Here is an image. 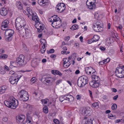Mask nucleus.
<instances>
[{
	"instance_id": "obj_1",
	"label": "nucleus",
	"mask_w": 124,
	"mask_h": 124,
	"mask_svg": "<svg viewBox=\"0 0 124 124\" xmlns=\"http://www.w3.org/2000/svg\"><path fill=\"white\" fill-rule=\"evenodd\" d=\"M15 98L13 97H10L9 99V101H5L4 104L7 107L12 109H15L18 105V102L17 100L16 101Z\"/></svg>"
},
{
	"instance_id": "obj_2",
	"label": "nucleus",
	"mask_w": 124,
	"mask_h": 124,
	"mask_svg": "<svg viewBox=\"0 0 124 124\" xmlns=\"http://www.w3.org/2000/svg\"><path fill=\"white\" fill-rule=\"evenodd\" d=\"M15 23L16 29L18 30L20 29L23 26V28H24L26 24V22L24 18H18L16 19Z\"/></svg>"
},
{
	"instance_id": "obj_3",
	"label": "nucleus",
	"mask_w": 124,
	"mask_h": 124,
	"mask_svg": "<svg viewBox=\"0 0 124 124\" xmlns=\"http://www.w3.org/2000/svg\"><path fill=\"white\" fill-rule=\"evenodd\" d=\"M88 79L87 76H82L79 78L77 81L78 85L80 87H83L88 83Z\"/></svg>"
},
{
	"instance_id": "obj_4",
	"label": "nucleus",
	"mask_w": 124,
	"mask_h": 124,
	"mask_svg": "<svg viewBox=\"0 0 124 124\" xmlns=\"http://www.w3.org/2000/svg\"><path fill=\"white\" fill-rule=\"evenodd\" d=\"M18 96L21 101H26L29 99V95L27 92L23 90H22L19 92Z\"/></svg>"
},
{
	"instance_id": "obj_5",
	"label": "nucleus",
	"mask_w": 124,
	"mask_h": 124,
	"mask_svg": "<svg viewBox=\"0 0 124 124\" xmlns=\"http://www.w3.org/2000/svg\"><path fill=\"white\" fill-rule=\"evenodd\" d=\"M52 20L51 25L53 27L56 28H58L62 26L61 20L58 16H56Z\"/></svg>"
},
{
	"instance_id": "obj_6",
	"label": "nucleus",
	"mask_w": 124,
	"mask_h": 124,
	"mask_svg": "<svg viewBox=\"0 0 124 124\" xmlns=\"http://www.w3.org/2000/svg\"><path fill=\"white\" fill-rule=\"evenodd\" d=\"M16 63L18 66H21L24 65L26 63L25 60V57L23 54L20 55L18 58H16Z\"/></svg>"
},
{
	"instance_id": "obj_7",
	"label": "nucleus",
	"mask_w": 124,
	"mask_h": 124,
	"mask_svg": "<svg viewBox=\"0 0 124 124\" xmlns=\"http://www.w3.org/2000/svg\"><path fill=\"white\" fill-rule=\"evenodd\" d=\"M101 21H97L96 23H93V30L97 32L101 31L102 29L103 24Z\"/></svg>"
},
{
	"instance_id": "obj_8",
	"label": "nucleus",
	"mask_w": 124,
	"mask_h": 124,
	"mask_svg": "<svg viewBox=\"0 0 124 124\" xmlns=\"http://www.w3.org/2000/svg\"><path fill=\"white\" fill-rule=\"evenodd\" d=\"M115 74L116 76L118 78L124 77V71L121 67L116 68Z\"/></svg>"
},
{
	"instance_id": "obj_9",
	"label": "nucleus",
	"mask_w": 124,
	"mask_h": 124,
	"mask_svg": "<svg viewBox=\"0 0 124 124\" xmlns=\"http://www.w3.org/2000/svg\"><path fill=\"white\" fill-rule=\"evenodd\" d=\"M25 116L24 115L21 114L16 116V122L18 123L25 124Z\"/></svg>"
},
{
	"instance_id": "obj_10",
	"label": "nucleus",
	"mask_w": 124,
	"mask_h": 124,
	"mask_svg": "<svg viewBox=\"0 0 124 124\" xmlns=\"http://www.w3.org/2000/svg\"><path fill=\"white\" fill-rule=\"evenodd\" d=\"M65 5L63 3H58L56 7L57 11L58 12H62L65 10Z\"/></svg>"
},
{
	"instance_id": "obj_11",
	"label": "nucleus",
	"mask_w": 124,
	"mask_h": 124,
	"mask_svg": "<svg viewBox=\"0 0 124 124\" xmlns=\"http://www.w3.org/2000/svg\"><path fill=\"white\" fill-rule=\"evenodd\" d=\"M21 76L20 78H17L14 76H11L9 78V81L11 84H14L16 83V84L17 83V82Z\"/></svg>"
},
{
	"instance_id": "obj_12",
	"label": "nucleus",
	"mask_w": 124,
	"mask_h": 124,
	"mask_svg": "<svg viewBox=\"0 0 124 124\" xmlns=\"http://www.w3.org/2000/svg\"><path fill=\"white\" fill-rule=\"evenodd\" d=\"M85 71L86 73L88 75L91 74V72L93 74L95 72V70L91 67L86 68L85 69Z\"/></svg>"
},
{
	"instance_id": "obj_13",
	"label": "nucleus",
	"mask_w": 124,
	"mask_h": 124,
	"mask_svg": "<svg viewBox=\"0 0 124 124\" xmlns=\"http://www.w3.org/2000/svg\"><path fill=\"white\" fill-rule=\"evenodd\" d=\"M99 82L91 81L89 82L90 85L93 88H97L98 87L99 85Z\"/></svg>"
},
{
	"instance_id": "obj_14",
	"label": "nucleus",
	"mask_w": 124,
	"mask_h": 124,
	"mask_svg": "<svg viewBox=\"0 0 124 124\" xmlns=\"http://www.w3.org/2000/svg\"><path fill=\"white\" fill-rule=\"evenodd\" d=\"M8 11L7 9L5 8H1L0 10V14L3 16H6L8 14Z\"/></svg>"
},
{
	"instance_id": "obj_15",
	"label": "nucleus",
	"mask_w": 124,
	"mask_h": 124,
	"mask_svg": "<svg viewBox=\"0 0 124 124\" xmlns=\"http://www.w3.org/2000/svg\"><path fill=\"white\" fill-rule=\"evenodd\" d=\"M65 100L69 101L70 102L73 101L74 100V97L72 95L67 94L64 96Z\"/></svg>"
},
{
	"instance_id": "obj_16",
	"label": "nucleus",
	"mask_w": 124,
	"mask_h": 124,
	"mask_svg": "<svg viewBox=\"0 0 124 124\" xmlns=\"http://www.w3.org/2000/svg\"><path fill=\"white\" fill-rule=\"evenodd\" d=\"M40 61L39 60L36 59L33 61L31 63V65L33 67H36L38 66L39 64Z\"/></svg>"
},
{
	"instance_id": "obj_17",
	"label": "nucleus",
	"mask_w": 124,
	"mask_h": 124,
	"mask_svg": "<svg viewBox=\"0 0 124 124\" xmlns=\"http://www.w3.org/2000/svg\"><path fill=\"white\" fill-rule=\"evenodd\" d=\"M48 0H38V3L41 6H44L45 5L44 4L48 2Z\"/></svg>"
},
{
	"instance_id": "obj_18",
	"label": "nucleus",
	"mask_w": 124,
	"mask_h": 124,
	"mask_svg": "<svg viewBox=\"0 0 124 124\" xmlns=\"http://www.w3.org/2000/svg\"><path fill=\"white\" fill-rule=\"evenodd\" d=\"M7 88V87L6 85H3L0 87V94H2L4 93Z\"/></svg>"
},
{
	"instance_id": "obj_19",
	"label": "nucleus",
	"mask_w": 124,
	"mask_h": 124,
	"mask_svg": "<svg viewBox=\"0 0 124 124\" xmlns=\"http://www.w3.org/2000/svg\"><path fill=\"white\" fill-rule=\"evenodd\" d=\"M42 80L46 81L48 83H51L53 82V79L51 78H42Z\"/></svg>"
},
{
	"instance_id": "obj_20",
	"label": "nucleus",
	"mask_w": 124,
	"mask_h": 124,
	"mask_svg": "<svg viewBox=\"0 0 124 124\" xmlns=\"http://www.w3.org/2000/svg\"><path fill=\"white\" fill-rule=\"evenodd\" d=\"M90 5H88L87 4H86L87 7L90 10H92L95 8L96 7V5L95 3L92 4V3H90Z\"/></svg>"
},
{
	"instance_id": "obj_21",
	"label": "nucleus",
	"mask_w": 124,
	"mask_h": 124,
	"mask_svg": "<svg viewBox=\"0 0 124 124\" xmlns=\"http://www.w3.org/2000/svg\"><path fill=\"white\" fill-rule=\"evenodd\" d=\"M92 81L99 82V78L98 76L95 75L93 74L92 76Z\"/></svg>"
},
{
	"instance_id": "obj_22",
	"label": "nucleus",
	"mask_w": 124,
	"mask_h": 124,
	"mask_svg": "<svg viewBox=\"0 0 124 124\" xmlns=\"http://www.w3.org/2000/svg\"><path fill=\"white\" fill-rule=\"evenodd\" d=\"M99 36L97 35H94V36L93 38L91 39V40H92V42H96L98 41L99 39Z\"/></svg>"
},
{
	"instance_id": "obj_23",
	"label": "nucleus",
	"mask_w": 124,
	"mask_h": 124,
	"mask_svg": "<svg viewBox=\"0 0 124 124\" xmlns=\"http://www.w3.org/2000/svg\"><path fill=\"white\" fill-rule=\"evenodd\" d=\"M5 33L8 34V35L12 36L14 33V31L11 29L6 30Z\"/></svg>"
},
{
	"instance_id": "obj_24",
	"label": "nucleus",
	"mask_w": 124,
	"mask_h": 124,
	"mask_svg": "<svg viewBox=\"0 0 124 124\" xmlns=\"http://www.w3.org/2000/svg\"><path fill=\"white\" fill-rule=\"evenodd\" d=\"M36 14L32 17V19L36 23H38L39 22V19L38 17L36 16Z\"/></svg>"
},
{
	"instance_id": "obj_25",
	"label": "nucleus",
	"mask_w": 124,
	"mask_h": 124,
	"mask_svg": "<svg viewBox=\"0 0 124 124\" xmlns=\"http://www.w3.org/2000/svg\"><path fill=\"white\" fill-rule=\"evenodd\" d=\"M12 36L9 35H7L5 36V38L7 41H11L12 39Z\"/></svg>"
},
{
	"instance_id": "obj_26",
	"label": "nucleus",
	"mask_w": 124,
	"mask_h": 124,
	"mask_svg": "<svg viewBox=\"0 0 124 124\" xmlns=\"http://www.w3.org/2000/svg\"><path fill=\"white\" fill-rule=\"evenodd\" d=\"M52 73L54 74V73L57 75H59L60 76H61L62 75V74L59 71L56 70H53L52 71Z\"/></svg>"
},
{
	"instance_id": "obj_27",
	"label": "nucleus",
	"mask_w": 124,
	"mask_h": 124,
	"mask_svg": "<svg viewBox=\"0 0 124 124\" xmlns=\"http://www.w3.org/2000/svg\"><path fill=\"white\" fill-rule=\"evenodd\" d=\"M25 28H24V30L25 31V32L26 33V36L29 35L31 34L30 30L28 29H25Z\"/></svg>"
},
{
	"instance_id": "obj_28",
	"label": "nucleus",
	"mask_w": 124,
	"mask_h": 124,
	"mask_svg": "<svg viewBox=\"0 0 124 124\" xmlns=\"http://www.w3.org/2000/svg\"><path fill=\"white\" fill-rule=\"evenodd\" d=\"M6 71L5 69L3 67H0V73L2 74H4L6 73Z\"/></svg>"
},
{
	"instance_id": "obj_29",
	"label": "nucleus",
	"mask_w": 124,
	"mask_h": 124,
	"mask_svg": "<svg viewBox=\"0 0 124 124\" xmlns=\"http://www.w3.org/2000/svg\"><path fill=\"white\" fill-rule=\"evenodd\" d=\"M16 6L19 9H22L23 8L22 4H21V3L19 2H17Z\"/></svg>"
},
{
	"instance_id": "obj_30",
	"label": "nucleus",
	"mask_w": 124,
	"mask_h": 124,
	"mask_svg": "<svg viewBox=\"0 0 124 124\" xmlns=\"http://www.w3.org/2000/svg\"><path fill=\"white\" fill-rule=\"evenodd\" d=\"M96 2L95 0H87L86 2V4H87L88 5H90V3L92 4H94Z\"/></svg>"
},
{
	"instance_id": "obj_31",
	"label": "nucleus",
	"mask_w": 124,
	"mask_h": 124,
	"mask_svg": "<svg viewBox=\"0 0 124 124\" xmlns=\"http://www.w3.org/2000/svg\"><path fill=\"white\" fill-rule=\"evenodd\" d=\"M91 111L90 110L88 109L87 108H86L85 110V116H88L90 115Z\"/></svg>"
},
{
	"instance_id": "obj_32",
	"label": "nucleus",
	"mask_w": 124,
	"mask_h": 124,
	"mask_svg": "<svg viewBox=\"0 0 124 124\" xmlns=\"http://www.w3.org/2000/svg\"><path fill=\"white\" fill-rule=\"evenodd\" d=\"M40 42H42V43H43V46H44V48H45L46 46V41L44 39H43L40 40Z\"/></svg>"
},
{
	"instance_id": "obj_33",
	"label": "nucleus",
	"mask_w": 124,
	"mask_h": 124,
	"mask_svg": "<svg viewBox=\"0 0 124 124\" xmlns=\"http://www.w3.org/2000/svg\"><path fill=\"white\" fill-rule=\"evenodd\" d=\"M78 26L76 24H74L72 26L71 29L72 30H76L78 29Z\"/></svg>"
},
{
	"instance_id": "obj_34",
	"label": "nucleus",
	"mask_w": 124,
	"mask_h": 124,
	"mask_svg": "<svg viewBox=\"0 0 124 124\" xmlns=\"http://www.w3.org/2000/svg\"><path fill=\"white\" fill-rule=\"evenodd\" d=\"M43 112L45 113H47L48 112V108L47 106H44L43 109Z\"/></svg>"
},
{
	"instance_id": "obj_35",
	"label": "nucleus",
	"mask_w": 124,
	"mask_h": 124,
	"mask_svg": "<svg viewBox=\"0 0 124 124\" xmlns=\"http://www.w3.org/2000/svg\"><path fill=\"white\" fill-rule=\"evenodd\" d=\"M92 107L94 108L96 107L98 108L99 107L98 104L97 102H95L94 103L92 104Z\"/></svg>"
},
{
	"instance_id": "obj_36",
	"label": "nucleus",
	"mask_w": 124,
	"mask_h": 124,
	"mask_svg": "<svg viewBox=\"0 0 124 124\" xmlns=\"http://www.w3.org/2000/svg\"><path fill=\"white\" fill-rule=\"evenodd\" d=\"M39 28H36L37 29V31L39 32H41L44 29V27L40 25L39 26Z\"/></svg>"
},
{
	"instance_id": "obj_37",
	"label": "nucleus",
	"mask_w": 124,
	"mask_h": 124,
	"mask_svg": "<svg viewBox=\"0 0 124 124\" xmlns=\"http://www.w3.org/2000/svg\"><path fill=\"white\" fill-rule=\"evenodd\" d=\"M92 122L93 121L92 119H90L87 121H86L85 124H92Z\"/></svg>"
},
{
	"instance_id": "obj_38",
	"label": "nucleus",
	"mask_w": 124,
	"mask_h": 124,
	"mask_svg": "<svg viewBox=\"0 0 124 124\" xmlns=\"http://www.w3.org/2000/svg\"><path fill=\"white\" fill-rule=\"evenodd\" d=\"M7 57V55L6 54H1L0 55V58L5 59Z\"/></svg>"
},
{
	"instance_id": "obj_39",
	"label": "nucleus",
	"mask_w": 124,
	"mask_h": 124,
	"mask_svg": "<svg viewBox=\"0 0 124 124\" xmlns=\"http://www.w3.org/2000/svg\"><path fill=\"white\" fill-rule=\"evenodd\" d=\"M117 105L116 104H114L112 107V109L113 110H115L117 108Z\"/></svg>"
},
{
	"instance_id": "obj_40",
	"label": "nucleus",
	"mask_w": 124,
	"mask_h": 124,
	"mask_svg": "<svg viewBox=\"0 0 124 124\" xmlns=\"http://www.w3.org/2000/svg\"><path fill=\"white\" fill-rule=\"evenodd\" d=\"M47 52L48 54L53 53L54 52V50L53 49H50L49 51L47 50Z\"/></svg>"
},
{
	"instance_id": "obj_41",
	"label": "nucleus",
	"mask_w": 124,
	"mask_h": 124,
	"mask_svg": "<svg viewBox=\"0 0 124 124\" xmlns=\"http://www.w3.org/2000/svg\"><path fill=\"white\" fill-rule=\"evenodd\" d=\"M8 21H7V20H5L3 21L2 24H4V25L5 26H7V27L8 26Z\"/></svg>"
},
{
	"instance_id": "obj_42",
	"label": "nucleus",
	"mask_w": 124,
	"mask_h": 124,
	"mask_svg": "<svg viewBox=\"0 0 124 124\" xmlns=\"http://www.w3.org/2000/svg\"><path fill=\"white\" fill-rule=\"evenodd\" d=\"M59 100L60 101L62 102L64 100H65V99L64 98V96H62L60 97L59 98Z\"/></svg>"
},
{
	"instance_id": "obj_43",
	"label": "nucleus",
	"mask_w": 124,
	"mask_h": 124,
	"mask_svg": "<svg viewBox=\"0 0 124 124\" xmlns=\"http://www.w3.org/2000/svg\"><path fill=\"white\" fill-rule=\"evenodd\" d=\"M63 64L67 63L69 61V60L66 58H63Z\"/></svg>"
},
{
	"instance_id": "obj_44",
	"label": "nucleus",
	"mask_w": 124,
	"mask_h": 124,
	"mask_svg": "<svg viewBox=\"0 0 124 124\" xmlns=\"http://www.w3.org/2000/svg\"><path fill=\"white\" fill-rule=\"evenodd\" d=\"M85 110L86 108H83L82 110L81 113L84 116H85Z\"/></svg>"
},
{
	"instance_id": "obj_45",
	"label": "nucleus",
	"mask_w": 124,
	"mask_h": 124,
	"mask_svg": "<svg viewBox=\"0 0 124 124\" xmlns=\"http://www.w3.org/2000/svg\"><path fill=\"white\" fill-rule=\"evenodd\" d=\"M10 63H11V64L14 67H16V65H17V64H16V62L15 63V62L13 61H11Z\"/></svg>"
},
{
	"instance_id": "obj_46",
	"label": "nucleus",
	"mask_w": 124,
	"mask_h": 124,
	"mask_svg": "<svg viewBox=\"0 0 124 124\" xmlns=\"http://www.w3.org/2000/svg\"><path fill=\"white\" fill-rule=\"evenodd\" d=\"M46 50V49L45 48H44L43 47V46H42V48H41L40 51L42 53H44Z\"/></svg>"
},
{
	"instance_id": "obj_47",
	"label": "nucleus",
	"mask_w": 124,
	"mask_h": 124,
	"mask_svg": "<svg viewBox=\"0 0 124 124\" xmlns=\"http://www.w3.org/2000/svg\"><path fill=\"white\" fill-rule=\"evenodd\" d=\"M53 121L54 123H55V124H59V121L57 119H54V120Z\"/></svg>"
},
{
	"instance_id": "obj_48",
	"label": "nucleus",
	"mask_w": 124,
	"mask_h": 124,
	"mask_svg": "<svg viewBox=\"0 0 124 124\" xmlns=\"http://www.w3.org/2000/svg\"><path fill=\"white\" fill-rule=\"evenodd\" d=\"M7 26H5L4 25V24H2V25L1 27V29L3 30H6L5 29V28H7Z\"/></svg>"
},
{
	"instance_id": "obj_49",
	"label": "nucleus",
	"mask_w": 124,
	"mask_h": 124,
	"mask_svg": "<svg viewBox=\"0 0 124 124\" xmlns=\"http://www.w3.org/2000/svg\"><path fill=\"white\" fill-rule=\"evenodd\" d=\"M27 12L28 13L27 15H28V17H29L30 16L28 14L29 13V12H31L32 11V10L31 9H30L29 8H27Z\"/></svg>"
},
{
	"instance_id": "obj_50",
	"label": "nucleus",
	"mask_w": 124,
	"mask_h": 124,
	"mask_svg": "<svg viewBox=\"0 0 124 124\" xmlns=\"http://www.w3.org/2000/svg\"><path fill=\"white\" fill-rule=\"evenodd\" d=\"M2 120L4 122H7L8 120V118L6 116L3 117L2 118Z\"/></svg>"
},
{
	"instance_id": "obj_51",
	"label": "nucleus",
	"mask_w": 124,
	"mask_h": 124,
	"mask_svg": "<svg viewBox=\"0 0 124 124\" xmlns=\"http://www.w3.org/2000/svg\"><path fill=\"white\" fill-rule=\"evenodd\" d=\"M105 64L108 62L110 61V59L108 58L107 59L103 60Z\"/></svg>"
},
{
	"instance_id": "obj_52",
	"label": "nucleus",
	"mask_w": 124,
	"mask_h": 124,
	"mask_svg": "<svg viewBox=\"0 0 124 124\" xmlns=\"http://www.w3.org/2000/svg\"><path fill=\"white\" fill-rule=\"evenodd\" d=\"M28 14L30 15V16H31L32 17L34 15H36V13H33L32 11L31 12H30Z\"/></svg>"
},
{
	"instance_id": "obj_53",
	"label": "nucleus",
	"mask_w": 124,
	"mask_h": 124,
	"mask_svg": "<svg viewBox=\"0 0 124 124\" xmlns=\"http://www.w3.org/2000/svg\"><path fill=\"white\" fill-rule=\"evenodd\" d=\"M76 98L77 100H80L81 98V96L79 95H78L76 96Z\"/></svg>"
},
{
	"instance_id": "obj_54",
	"label": "nucleus",
	"mask_w": 124,
	"mask_h": 124,
	"mask_svg": "<svg viewBox=\"0 0 124 124\" xmlns=\"http://www.w3.org/2000/svg\"><path fill=\"white\" fill-rule=\"evenodd\" d=\"M41 101L42 103L44 104H46L47 103V101L45 100H41Z\"/></svg>"
},
{
	"instance_id": "obj_55",
	"label": "nucleus",
	"mask_w": 124,
	"mask_h": 124,
	"mask_svg": "<svg viewBox=\"0 0 124 124\" xmlns=\"http://www.w3.org/2000/svg\"><path fill=\"white\" fill-rule=\"evenodd\" d=\"M69 65L68 63H64L63 65V67L65 68H68L69 66V65L68 66V65Z\"/></svg>"
},
{
	"instance_id": "obj_56",
	"label": "nucleus",
	"mask_w": 124,
	"mask_h": 124,
	"mask_svg": "<svg viewBox=\"0 0 124 124\" xmlns=\"http://www.w3.org/2000/svg\"><path fill=\"white\" fill-rule=\"evenodd\" d=\"M123 119H117V120L115 121V123H119V122H122L123 121Z\"/></svg>"
},
{
	"instance_id": "obj_57",
	"label": "nucleus",
	"mask_w": 124,
	"mask_h": 124,
	"mask_svg": "<svg viewBox=\"0 0 124 124\" xmlns=\"http://www.w3.org/2000/svg\"><path fill=\"white\" fill-rule=\"evenodd\" d=\"M108 117L110 118H111V117H114L113 115L111 113L108 114Z\"/></svg>"
},
{
	"instance_id": "obj_58",
	"label": "nucleus",
	"mask_w": 124,
	"mask_h": 124,
	"mask_svg": "<svg viewBox=\"0 0 124 124\" xmlns=\"http://www.w3.org/2000/svg\"><path fill=\"white\" fill-rule=\"evenodd\" d=\"M99 63L101 65H103L104 64H105V62L103 60L102 61H100V62H99Z\"/></svg>"
},
{
	"instance_id": "obj_59",
	"label": "nucleus",
	"mask_w": 124,
	"mask_h": 124,
	"mask_svg": "<svg viewBox=\"0 0 124 124\" xmlns=\"http://www.w3.org/2000/svg\"><path fill=\"white\" fill-rule=\"evenodd\" d=\"M118 97V95H116L113 97V99L114 100H117V98Z\"/></svg>"
},
{
	"instance_id": "obj_60",
	"label": "nucleus",
	"mask_w": 124,
	"mask_h": 124,
	"mask_svg": "<svg viewBox=\"0 0 124 124\" xmlns=\"http://www.w3.org/2000/svg\"><path fill=\"white\" fill-rule=\"evenodd\" d=\"M56 56L55 54H52L50 56V57L52 58H54L56 57Z\"/></svg>"
},
{
	"instance_id": "obj_61",
	"label": "nucleus",
	"mask_w": 124,
	"mask_h": 124,
	"mask_svg": "<svg viewBox=\"0 0 124 124\" xmlns=\"http://www.w3.org/2000/svg\"><path fill=\"white\" fill-rule=\"evenodd\" d=\"M5 68H4L5 69L7 70L8 71H9V68L6 65H5L4 66Z\"/></svg>"
},
{
	"instance_id": "obj_62",
	"label": "nucleus",
	"mask_w": 124,
	"mask_h": 124,
	"mask_svg": "<svg viewBox=\"0 0 124 124\" xmlns=\"http://www.w3.org/2000/svg\"><path fill=\"white\" fill-rule=\"evenodd\" d=\"M31 113V111H29L26 113V116H30V115Z\"/></svg>"
},
{
	"instance_id": "obj_63",
	"label": "nucleus",
	"mask_w": 124,
	"mask_h": 124,
	"mask_svg": "<svg viewBox=\"0 0 124 124\" xmlns=\"http://www.w3.org/2000/svg\"><path fill=\"white\" fill-rule=\"evenodd\" d=\"M70 39V37L69 36H68L66 37L65 39V40L66 41H68Z\"/></svg>"
},
{
	"instance_id": "obj_64",
	"label": "nucleus",
	"mask_w": 124,
	"mask_h": 124,
	"mask_svg": "<svg viewBox=\"0 0 124 124\" xmlns=\"http://www.w3.org/2000/svg\"><path fill=\"white\" fill-rule=\"evenodd\" d=\"M100 49L101 50L103 51H104L105 50V48L102 46H101L100 47Z\"/></svg>"
}]
</instances>
